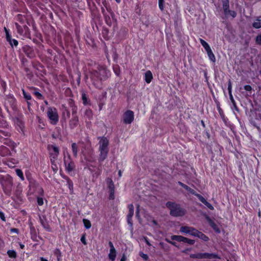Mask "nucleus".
<instances>
[{
  "label": "nucleus",
  "instance_id": "obj_1",
  "mask_svg": "<svg viewBox=\"0 0 261 261\" xmlns=\"http://www.w3.org/2000/svg\"><path fill=\"white\" fill-rule=\"evenodd\" d=\"M109 71L106 67L98 66L97 69L90 71V77L93 85L97 88L98 87L97 82L107 80L109 77Z\"/></svg>",
  "mask_w": 261,
  "mask_h": 261
},
{
  "label": "nucleus",
  "instance_id": "obj_2",
  "mask_svg": "<svg viewBox=\"0 0 261 261\" xmlns=\"http://www.w3.org/2000/svg\"><path fill=\"white\" fill-rule=\"evenodd\" d=\"M166 205L170 210V215L172 216L181 217L186 213V211L182 208L179 204L168 201L166 203Z\"/></svg>",
  "mask_w": 261,
  "mask_h": 261
},
{
  "label": "nucleus",
  "instance_id": "obj_3",
  "mask_svg": "<svg viewBox=\"0 0 261 261\" xmlns=\"http://www.w3.org/2000/svg\"><path fill=\"white\" fill-rule=\"evenodd\" d=\"M0 182L4 193L8 196H11L13 187L12 178L7 175L0 179Z\"/></svg>",
  "mask_w": 261,
  "mask_h": 261
},
{
  "label": "nucleus",
  "instance_id": "obj_4",
  "mask_svg": "<svg viewBox=\"0 0 261 261\" xmlns=\"http://www.w3.org/2000/svg\"><path fill=\"white\" fill-rule=\"evenodd\" d=\"M47 114L50 120L51 124L53 125L57 124L59 121V116L56 109L54 108L53 110L51 107H49Z\"/></svg>",
  "mask_w": 261,
  "mask_h": 261
},
{
  "label": "nucleus",
  "instance_id": "obj_5",
  "mask_svg": "<svg viewBox=\"0 0 261 261\" xmlns=\"http://www.w3.org/2000/svg\"><path fill=\"white\" fill-rule=\"evenodd\" d=\"M51 149L54 151H55V153H49L50 156V162L53 165L56 166L55 163L59 154V148L55 145H48L47 149L50 150Z\"/></svg>",
  "mask_w": 261,
  "mask_h": 261
},
{
  "label": "nucleus",
  "instance_id": "obj_6",
  "mask_svg": "<svg viewBox=\"0 0 261 261\" xmlns=\"http://www.w3.org/2000/svg\"><path fill=\"white\" fill-rule=\"evenodd\" d=\"M134 113L131 110H127L123 114V121L124 124H129L134 121Z\"/></svg>",
  "mask_w": 261,
  "mask_h": 261
},
{
  "label": "nucleus",
  "instance_id": "obj_7",
  "mask_svg": "<svg viewBox=\"0 0 261 261\" xmlns=\"http://www.w3.org/2000/svg\"><path fill=\"white\" fill-rule=\"evenodd\" d=\"M171 239L172 240H175L179 242H182L191 245L194 244L195 242L194 240H191L181 236L173 235L171 237Z\"/></svg>",
  "mask_w": 261,
  "mask_h": 261
},
{
  "label": "nucleus",
  "instance_id": "obj_8",
  "mask_svg": "<svg viewBox=\"0 0 261 261\" xmlns=\"http://www.w3.org/2000/svg\"><path fill=\"white\" fill-rule=\"evenodd\" d=\"M179 231L180 232L195 237L198 230L193 227L183 226L180 227Z\"/></svg>",
  "mask_w": 261,
  "mask_h": 261
},
{
  "label": "nucleus",
  "instance_id": "obj_9",
  "mask_svg": "<svg viewBox=\"0 0 261 261\" xmlns=\"http://www.w3.org/2000/svg\"><path fill=\"white\" fill-rule=\"evenodd\" d=\"M22 50L30 59H33L36 57V54L33 47L25 45L22 47Z\"/></svg>",
  "mask_w": 261,
  "mask_h": 261
},
{
  "label": "nucleus",
  "instance_id": "obj_10",
  "mask_svg": "<svg viewBox=\"0 0 261 261\" xmlns=\"http://www.w3.org/2000/svg\"><path fill=\"white\" fill-rule=\"evenodd\" d=\"M107 184L108 187L109 189L110 195L109 199L113 200L115 198L114 192H115V186L111 178H107L106 179Z\"/></svg>",
  "mask_w": 261,
  "mask_h": 261
},
{
  "label": "nucleus",
  "instance_id": "obj_11",
  "mask_svg": "<svg viewBox=\"0 0 261 261\" xmlns=\"http://www.w3.org/2000/svg\"><path fill=\"white\" fill-rule=\"evenodd\" d=\"M197 258H208L213 259L217 258L220 259L221 257L217 254L216 253H196Z\"/></svg>",
  "mask_w": 261,
  "mask_h": 261
},
{
  "label": "nucleus",
  "instance_id": "obj_12",
  "mask_svg": "<svg viewBox=\"0 0 261 261\" xmlns=\"http://www.w3.org/2000/svg\"><path fill=\"white\" fill-rule=\"evenodd\" d=\"M231 90H232L231 82L230 80H229L228 81V91L229 98H230V101L232 104V107H231V108H232V109H233V110L234 109L236 111H237V112H239V110L238 107L237 106V105L234 101V99L233 98V96H232V95L231 93Z\"/></svg>",
  "mask_w": 261,
  "mask_h": 261
},
{
  "label": "nucleus",
  "instance_id": "obj_13",
  "mask_svg": "<svg viewBox=\"0 0 261 261\" xmlns=\"http://www.w3.org/2000/svg\"><path fill=\"white\" fill-rule=\"evenodd\" d=\"M128 209H129V213L127 216V223L128 225L130 226V227L133 229V221H132V217L134 215V205L132 204H130L128 206Z\"/></svg>",
  "mask_w": 261,
  "mask_h": 261
},
{
  "label": "nucleus",
  "instance_id": "obj_14",
  "mask_svg": "<svg viewBox=\"0 0 261 261\" xmlns=\"http://www.w3.org/2000/svg\"><path fill=\"white\" fill-rule=\"evenodd\" d=\"M206 221L208 223L210 226L213 229V230L217 233H220L221 231L218 226L211 219V218L207 215L205 217Z\"/></svg>",
  "mask_w": 261,
  "mask_h": 261
},
{
  "label": "nucleus",
  "instance_id": "obj_15",
  "mask_svg": "<svg viewBox=\"0 0 261 261\" xmlns=\"http://www.w3.org/2000/svg\"><path fill=\"white\" fill-rule=\"evenodd\" d=\"M109 150V148H99V151L100 152L98 158L99 162L101 163L106 159L108 156Z\"/></svg>",
  "mask_w": 261,
  "mask_h": 261
},
{
  "label": "nucleus",
  "instance_id": "obj_16",
  "mask_svg": "<svg viewBox=\"0 0 261 261\" xmlns=\"http://www.w3.org/2000/svg\"><path fill=\"white\" fill-rule=\"evenodd\" d=\"M98 139H99V148H109V141L106 137H99Z\"/></svg>",
  "mask_w": 261,
  "mask_h": 261
},
{
  "label": "nucleus",
  "instance_id": "obj_17",
  "mask_svg": "<svg viewBox=\"0 0 261 261\" xmlns=\"http://www.w3.org/2000/svg\"><path fill=\"white\" fill-rule=\"evenodd\" d=\"M79 123L78 116H72V118L69 121V126L70 129H74L77 126Z\"/></svg>",
  "mask_w": 261,
  "mask_h": 261
},
{
  "label": "nucleus",
  "instance_id": "obj_18",
  "mask_svg": "<svg viewBox=\"0 0 261 261\" xmlns=\"http://www.w3.org/2000/svg\"><path fill=\"white\" fill-rule=\"evenodd\" d=\"M69 111L68 110L65 109L62 113V116L60 120L62 127H64V125L65 126L66 125V120L67 118H69Z\"/></svg>",
  "mask_w": 261,
  "mask_h": 261
},
{
  "label": "nucleus",
  "instance_id": "obj_19",
  "mask_svg": "<svg viewBox=\"0 0 261 261\" xmlns=\"http://www.w3.org/2000/svg\"><path fill=\"white\" fill-rule=\"evenodd\" d=\"M40 222L43 227L46 230L48 231H50V227L47 221V219L45 216H42V217H39Z\"/></svg>",
  "mask_w": 261,
  "mask_h": 261
},
{
  "label": "nucleus",
  "instance_id": "obj_20",
  "mask_svg": "<svg viewBox=\"0 0 261 261\" xmlns=\"http://www.w3.org/2000/svg\"><path fill=\"white\" fill-rule=\"evenodd\" d=\"M11 150L8 147L2 145L0 146V155L3 156L11 155Z\"/></svg>",
  "mask_w": 261,
  "mask_h": 261
},
{
  "label": "nucleus",
  "instance_id": "obj_21",
  "mask_svg": "<svg viewBox=\"0 0 261 261\" xmlns=\"http://www.w3.org/2000/svg\"><path fill=\"white\" fill-rule=\"evenodd\" d=\"M4 144L6 145L7 147H9L10 148V149L11 150V151H14L15 152H16L15 148L16 146V144L14 142L12 141L11 140L5 139V142H4Z\"/></svg>",
  "mask_w": 261,
  "mask_h": 261
},
{
  "label": "nucleus",
  "instance_id": "obj_22",
  "mask_svg": "<svg viewBox=\"0 0 261 261\" xmlns=\"http://www.w3.org/2000/svg\"><path fill=\"white\" fill-rule=\"evenodd\" d=\"M222 6L224 13L225 15H228V12L229 10V3L228 0H224L222 2Z\"/></svg>",
  "mask_w": 261,
  "mask_h": 261
},
{
  "label": "nucleus",
  "instance_id": "obj_23",
  "mask_svg": "<svg viewBox=\"0 0 261 261\" xmlns=\"http://www.w3.org/2000/svg\"><path fill=\"white\" fill-rule=\"evenodd\" d=\"M64 164L66 166V169L68 172L73 171L75 168L74 163L73 161H70L67 164L66 161L64 160Z\"/></svg>",
  "mask_w": 261,
  "mask_h": 261
},
{
  "label": "nucleus",
  "instance_id": "obj_24",
  "mask_svg": "<svg viewBox=\"0 0 261 261\" xmlns=\"http://www.w3.org/2000/svg\"><path fill=\"white\" fill-rule=\"evenodd\" d=\"M22 29L23 30V36L30 39L31 32L28 26L23 24Z\"/></svg>",
  "mask_w": 261,
  "mask_h": 261
},
{
  "label": "nucleus",
  "instance_id": "obj_25",
  "mask_svg": "<svg viewBox=\"0 0 261 261\" xmlns=\"http://www.w3.org/2000/svg\"><path fill=\"white\" fill-rule=\"evenodd\" d=\"M82 99L84 105L89 104L90 100L88 98V96L86 94L84 91H82Z\"/></svg>",
  "mask_w": 261,
  "mask_h": 261
},
{
  "label": "nucleus",
  "instance_id": "obj_26",
  "mask_svg": "<svg viewBox=\"0 0 261 261\" xmlns=\"http://www.w3.org/2000/svg\"><path fill=\"white\" fill-rule=\"evenodd\" d=\"M195 237L199 238L205 242H207L209 240V238L207 236L198 230L197 231Z\"/></svg>",
  "mask_w": 261,
  "mask_h": 261
},
{
  "label": "nucleus",
  "instance_id": "obj_27",
  "mask_svg": "<svg viewBox=\"0 0 261 261\" xmlns=\"http://www.w3.org/2000/svg\"><path fill=\"white\" fill-rule=\"evenodd\" d=\"M30 232L31 235V239L34 241H38L37 239V235L34 227L30 226Z\"/></svg>",
  "mask_w": 261,
  "mask_h": 261
},
{
  "label": "nucleus",
  "instance_id": "obj_28",
  "mask_svg": "<svg viewBox=\"0 0 261 261\" xmlns=\"http://www.w3.org/2000/svg\"><path fill=\"white\" fill-rule=\"evenodd\" d=\"M152 79V74L150 71L148 70L145 73V80L147 83H150Z\"/></svg>",
  "mask_w": 261,
  "mask_h": 261
},
{
  "label": "nucleus",
  "instance_id": "obj_29",
  "mask_svg": "<svg viewBox=\"0 0 261 261\" xmlns=\"http://www.w3.org/2000/svg\"><path fill=\"white\" fill-rule=\"evenodd\" d=\"M102 36L106 40H109L110 38V36L109 35V31L106 28H103L102 30Z\"/></svg>",
  "mask_w": 261,
  "mask_h": 261
},
{
  "label": "nucleus",
  "instance_id": "obj_30",
  "mask_svg": "<svg viewBox=\"0 0 261 261\" xmlns=\"http://www.w3.org/2000/svg\"><path fill=\"white\" fill-rule=\"evenodd\" d=\"M206 51L207 53V54L210 60L213 63H215L216 62V58L211 48H210V49L206 50Z\"/></svg>",
  "mask_w": 261,
  "mask_h": 261
},
{
  "label": "nucleus",
  "instance_id": "obj_31",
  "mask_svg": "<svg viewBox=\"0 0 261 261\" xmlns=\"http://www.w3.org/2000/svg\"><path fill=\"white\" fill-rule=\"evenodd\" d=\"M109 258L112 261H114L116 256V251L115 249H110V253L109 254Z\"/></svg>",
  "mask_w": 261,
  "mask_h": 261
},
{
  "label": "nucleus",
  "instance_id": "obj_32",
  "mask_svg": "<svg viewBox=\"0 0 261 261\" xmlns=\"http://www.w3.org/2000/svg\"><path fill=\"white\" fill-rule=\"evenodd\" d=\"M217 109H218V111L219 112V113L220 115V117L221 118H222V119L223 120V121L226 123V119H225V115H224V114L223 113V110H222V109L220 108V104L219 103H218L217 104Z\"/></svg>",
  "mask_w": 261,
  "mask_h": 261
},
{
  "label": "nucleus",
  "instance_id": "obj_33",
  "mask_svg": "<svg viewBox=\"0 0 261 261\" xmlns=\"http://www.w3.org/2000/svg\"><path fill=\"white\" fill-rule=\"evenodd\" d=\"M7 41L9 43L12 48H13L14 46L17 47L18 45V41L16 39H12V37L10 38V39H7Z\"/></svg>",
  "mask_w": 261,
  "mask_h": 261
},
{
  "label": "nucleus",
  "instance_id": "obj_34",
  "mask_svg": "<svg viewBox=\"0 0 261 261\" xmlns=\"http://www.w3.org/2000/svg\"><path fill=\"white\" fill-rule=\"evenodd\" d=\"M14 24L15 25L17 33L19 35H20L21 36H23V30L22 29V27H21L17 22H15Z\"/></svg>",
  "mask_w": 261,
  "mask_h": 261
},
{
  "label": "nucleus",
  "instance_id": "obj_35",
  "mask_svg": "<svg viewBox=\"0 0 261 261\" xmlns=\"http://www.w3.org/2000/svg\"><path fill=\"white\" fill-rule=\"evenodd\" d=\"M178 184L181 187H182L183 188H184L185 190H186L188 192H189L190 193H192V192H193V189H191L190 187H189V186H188L187 185L184 184V183H182V182L181 181H178ZM193 193H194L193 192Z\"/></svg>",
  "mask_w": 261,
  "mask_h": 261
},
{
  "label": "nucleus",
  "instance_id": "obj_36",
  "mask_svg": "<svg viewBox=\"0 0 261 261\" xmlns=\"http://www.w3.org/2000/svg\"><path fill=\"white\" fill-rule=\"evenodd\" d=\"M191 193V194L192 195H194L195 196H196L198 199L201 202H202L203 203H204L206 200H205V199L202 196H201L200 194H198L197 193L195 190H194L193 189V192L192 193Z\"/></svg>",
  "mask_w": 261,
  "mask_h": 261
},
{
  "label": "nucleus",
  "instance_id": "obj_37",
  "mask_svg": "<svg viewBox=\"0 0 261 261\" xmlns=\"http://www.w3.org/2000/svg\"><path fill=\"white\" fill-rule=\"evenodd\" d=\"M16 19L22 24H23L25 21L26 20L25 17L24 15L20 14L17 15Z\"/></svg>",
  "mask_w": 261,
  "mask_h": 261
},
{
  "label": "nucleus",
  "instance_id": "obj_38",
  "mask_svg": "<svg viewBox=\"0 0 261 261\" xmlns=\"http://www.w3.org/2000/svg\"><path fill=\"white\" fill-rule=\"evenodd\" d=\"M71 148H72V152L73 154V156L74 157H76L77 154V146L76 144L75 143H73L71 144Z\"/></svg>",
  "mask_w": 261,
  "mask_h": 261
},
{
  "label": "nucleus",
  "instance_id": "obj_39",
  "mask_svg": "<svg viewBox=\"0 0 261 261\" xmlns=\"http://www.w3.org/2000/svg\"><path fill=\"white\" fill-rule=\"evenodd\" d=\"M65 179L67 181V185H68L70 190H73V184L72 180L68 176H65Z\"/></svg>",
  "mask_w": 261,
  "mask_h": 261
},
{
  "label": "nucleus",
  "instance_id": "obj_40",
  "mask_svg": "<svg viewBox=\"0 0 261 261\" xmlns=\"http://www.w3.org/2000/svg\"><path fill=\"white\" fill-rule=\"evenodd\" d=\"M85 115L89 119H91L93 117V112L90 109H87L85 112Z\"/></svg>",
  "mask_w": 261,
  "mask_h": 261
},
{
  "label": "nucleus",
  "instance_id": "obj_41",
  "mask_svg": "<svg viewBox=\"0 0 261 261\" xmlns=\"http://www.w3.org/2000/svg\"><path fill=\"white\" fill-rule=\"evenodd\" d=\"M83 222L84 225L86 229H89L91 227V224L90 221L86 219H83Z\"/></svg>",
  "mask_w": 261,
  "mask_h": 261
},
{
  "label": "nucleus",
  "instance_id": "obj_42",
  "mask_svg": "<svg viewBox=\"0 0 261 261\" xmlns=\"http://www.w3.org/2000/svg\"><path fill=\"white\" fill-rule=\"evenodd\" d=\"M252 27L255 29H259L261 28V19H256V21L252 24Z\"/></svg>",
  "mask_w": 261,
  "mask_h": 261
},
{
  "label": "nucleus",
  "instance_id": "obj_43",
  "mask_svg": "<svg viewBox=\"0 0 261 261\" xmlns=\"http://www.w3.org/2000/svg\"><path fill=\"white\" fill-rule=\"evenodd\" d=\"M7 254L9 255V256L11 258H15L17 256L16 252L13 250H9L7 251Z\"/></svg>",
  "mask_w": 261,
  "mask_h": 261
},
{
  "label": "nucleus",
  "instance_id": "obj_44",
  "mask_svg": "<svg viewBox=\"0 0 261 261\" xmlns=\"http://www.w3.org/2000/svg\"><path fill=\"white\" fill-rule=\"evenodd\" d=\"M200 42L201 45L203 46V47L205 49V50H206L211 48L210 46H209L208 44L206 41H205L204 40H203L202 39H200Z\"/></svg>",
  "mask_w": 261,
  "mask_h": 261
},
{
  "label": "nucleus",
  "instance_id": "obj_45",
  "mask_svg": "<svg viewBox=\"0 0 261 261\" xmlns=\"http://www.w3.org/2000/svg\"><path fill=\"white\" fill-rule=\"evenodd\" d=\"M10 136L8 132L0 129V139Z\"/></svg>",
  "mask_w": 261,
  "mask_h": 261
},
{
  "label": "nucleus",
  "instance_id": "obj_46",
  "mask_svg": "<svg viewBox=\"0 0 261 261\" xmlns=\"http://www.w3.org/2000/svg\"><path fill=\"white\" fill-rule=\"evenodd\" d=\"M54 254L57 256L58 261H60L61 257V252L59 249H56L54 251Z\"/></svg>",
  "mask_w": 261,
  "mask_h": 261
},
{
  "label": "nucleus",
  "instance_id": "obj_47",
  "mask_svg": "<svg viewBox=\"0 0 261 261\" xmlns=\"http://www.w3.org/2000/svg\"><path fill=\"white\" fill-rule=\"evenodd\" d=\"M15 171L16 174L21 178V180H23L24 178L21 170L20 169H16Z\"/></svg>",
  "mask_w": 261,
  "mask_h": 261
},
{
  "label": "nucleus",
  "instance_id": "obj_48",
  "mask_svg": "<svg viewBox=\"0 0 261 261\" xmlns=\"http://www.w3.org/2000/svg\"><path fill=\"white\" fill-rule=\"evenodd\" d=\"M34 91L33 94L39 99H43V96L38 91H36V89L34 88Z\"/></svg>",
  "mask_w": 261,
  "mask_h": 261
},
{
  "label": "nucleus",
  "instance_id": "obj_49",
  "mask_svg": "<svg viewBox=\"0 0 261 261\" xmlns=\"http://www.w3.org/2000/svg\"><path fill=\"white\" fill-rule=\"evenodd\" d=\"M22 94H23L24 98L26 100H31L32 96H31V95L29 93H28L27 92H25V90H22Z\"/></svg>",
  "mask_w": 261,
  "mask_h": 261
},
{
  "label": "nucleus",
  "instance_id": "obj_50",
  "mask_svg": "<svg viewBox=\"0 0 261 261\" xmlns=\"http://www.w3.org/2000/svg\"><path fill=\"white\" fill-rule=\"evenodd\" d=\"M8 123L5 120L0 118V127L6 128L7 127Z\"/></svg>",
  "mask_w": 261,
  "mask_h": 261
},
{
  "label": "nucleus",
  "instance_id": "obj_51",
  "mask_svg": "<svg viewBox=\"0 0 261 261\" xmlns=\"http://www.w3.org/2000/svg\"><path fill=\"white\" fill-rule=\"evenodd\" d=\"M71 107L72 116H77V107L75 106H72Z\"/></svg>",
  "mask_w": 261,
  "mask_h": 261
},
{
  "label": "nucleus",
  "instance_id": "obj_52",
  "mask_svg": "<svg viewBox=\"0 0 261 261\" xmlns=\"http://www.w3.org/2000/svg\"><path fill=\"white\" fill-rule=\"evenodd\" d=\"M105 19L106 23L108 25L111 26L112 24V22L110 16L109 15H105Z\"/></svg>",
  "mask_w": 261,
  "mask_h": 261
},
{
  "label": "nucleus",
  "instance_id": "obj_53",
  "mask_svg": "<svg viewBox=\"0 0 261 261\" xmlns=\"http://www.w3.org/2000/svg\"><path fill=\"white\" fill-rule=\"evenodd\" d=\"M164 0H159V7L160 9L162 11H163L164 10Z\"/></svg>",
  "mask_w": 261,
  "mask_h": 261
},
{
  "label": "nucleus",
  "instance_id": "obj_54",
  "mask_svg": "<svg viewBox=\"0 0 261 261\" xmlns=\"http://www.w3.org/2000/svg\"><path fill=\"white\" fill-rule=\"evenodd\" d=\"M139 255L146 261L149 258L148 256L142 252H140Z\"/></svg>",
  "mask_w": 261,
  "mask_h": 261
},
{
  "label": "nucleus",
  "instance_id": "obj_55",
  "mask_svg": "<svg viewBox=\"0 0 261 261\" xmlns=\"http://www.w3.org/2000/svg\"><path fill=\"white\" fill-rule=\"evenodd\" d=\"M4 30L6 33V40L7 39H10V38L11 37V35L10 34L9 30L7 29L6 27L4 28Z\"/></svg>",
  "mask_w": 261,
  "mask_h": 261
},
{
  "label": "nucleus",
  "instance_id": "obj_56",
  "mask_svg": "<svg viewBox=\"0 0 261 261\" xmlns=\"http://www.w3.org/2000/svg\"><path fill=\"white\" fill-rule=\"evenodd\" d=\"M203 204L211 210H213L214 209L213 206L210 203L208 202L207 201H206Z\"/></svg>",
  "mask_w": 261,
  "mask_h": 261
},
{
  "label": "nucleus",
  "instance_id": "obj_57",
  "mask_svg": "<svg viewBox=\"0 0 261 261\" xmlns=\"http://www.w3.org/2000/svg\"><path fill=\"white\" fill-rule=\"evenodd\" d=\"M256 43L257 44L261 45V34L256 36Z\"/></svg>",
  "mask_w": 261,
  "mask_h": 261
},
{
  "label": "nucleus",
  "instance_id": "obj_58",
  "mask_svg": "<svg viewBox=\"0 0 261 261\" xmlns=\"http://www.w3.org/2000/svg\"><path fill=\"white\" fill-rule=\"evenodd\" d=\"M24 70L27 73V75L28 76H30V77H32L33 76V73L32 72L30 71V69L27 68V67H25L24 68Z\"/></svg>",
  "mask_w": 261,
  "mask_h": 261
},
{
  "label": "nucleus",
  "instance_id": "obj_59",
  "mask_svg": "<svg viewBox=\"0 0 261 261\" xmlns=\"http://www.w3.org/2000/svg\"><path fill=\"white\" fill-rule=\"evenodd\" d=\"M228 15H230L232 17L234 18L237 16V13L234 11L229 10L228 12Z\"/></svg>",
  "mask_w": 261,
  "mask_h": 261
},
{
  "label": "nucleus",
  "instance_id": "obj_60",
  "mask_svg": "<svg viewBox=\"0 0 261 261\" xmlns=\"http://www.w3.org/2000/svg\"><path fill=\"white\" fill-rule=\"evenodd\" d=\"M37 203L39 205H42L43 204V199L41 197H38Z\"/></svg>",
  "mask_w": 261,
  "mask_h": 261
},
{
  "label": "nucleus",
  "instance_id": "obj_61",
  "mask_svg": "<svg viewBox=\"0 0 261 261\" xmlns=\"http://www.w3.org/2000/svg\"><path fill=\"white\" fill-rule=\"evenodd\" d=\"M250 122L251 124H252L254 126H255V127H256L258 129L259 128V126L257 125V124L255 122V121L253 119V118H251L250 119Z\"/></svg>",
  "mask_w": 261,
  "mask_h": 261
},
{
  "label": "nucleus",
  "instance_id": "obj_62",
  "mask_svg": "<svg viewBox=\"0 0 261 261\" xmlns=\"http://www.w3.org/2000/svg\"><path fill=\"white\" fill-rule=\"evenodd\" d=\"M81 241L82 242V243H83L84 245L87 244V242L86 241V238H85V234H83V236H82V237L81 238Z\"/></svg>",
  "mask_w": 261,
  "mask_h": 261
},
{
  "label": "nucleus",
  "instance_id": "obj_63",
  "mask_svg": "<svg viewBox=\"0 0 261 261\" xmlns=\"http://www.w3.org/2000/svg\"><path fill=\"white\" fill-rule=\"evenodd\" d=\"M244 89L247 91H251L252 90V87L251 86L247 85L244 86Z\"/></svg>",
  "mask_w": 261,
  "mask_h": 261
},
{
  "label": "nucleus",
  "instance_id": "obj_64",
  "mask_svg": "<svg viewBox=\"0 0 261 261\" xmlns=\"http://www.w3.org/2000/svg\"><path fill=\"white\" fill-rule=\"evenodd\" d=\"M0 218L3 221H6V219H5V215L4 214L0 211Z\"/></svg>",
  "mask_w": 261,
  "mask_h": 261
}]
</instances>
